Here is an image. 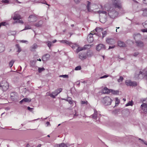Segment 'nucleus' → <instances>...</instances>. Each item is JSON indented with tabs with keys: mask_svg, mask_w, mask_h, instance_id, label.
Listing matches in <instances>:
<instances>
[{
	"mask_svg": "<svg viewBox=\"0 0 147 147\" xmlns=\"http://www.w3.org/2000/svg\"><path fill=\"white\" fill-rule=\"evenodd\" d=\"M141 31L143 32H147V28H145V29H142L141 30Z\"/></svg>",
	"mask_w": 147,
	"mask_h": 147,
	"instance_id": "nucleus-50",
	"label": "nucleus"
},
{
	"mask_svg": "<svg viewBox=\"0 0 147 147\" xmlns=\"http://www.w3.org/2000/svg\"><path fill=\"white\" fill-rule=\"evenodd\" d=\"M37 47V45L36 44H34L30 48V50L32 51H33Z\"/></svg>",
	"mask_w": 147,
	"mask_h": 147,
	"instance_id": "nucleus-21",
	"label": "nucleus"
},
{
	"mask_svg": "<svg viewBox=\"0 0 147 147\" xmlns=\"http://www.w3.org/2000/svg\"><path fill=\"white\" fill-rule=\"evenodd\" d=\"M138 52H136V53H135L134 54V55L135 56H136L137 55H138Z\"/></svg>",
	"mask_w": 147,
	"mask_h": 147,
	"instance_id": "nucleus-56",
	"label": "nucleus"
},
{
	"mask_svg": "<svg viewBox=\"0 0 147 147\" xmlns=\"http://www.w3.org/2000/svg\"><path fill=\"white\" fill-rule=\"evenodd\" d=\"M43 23V22L41 21H39L38 22L34 24V26L37 27H40L41 26Z\"/></svg>",
	"mask_w": 147,
	"mask_h": 147,
	"instance_id": "nucleus-22",
	"label": "nucleus"
},
{
	"mask_svg": "<svg viewBox=\"0 0 147 147\" xmlns=\"http://www.w3.org/2000/svg\"><path fill=\"white\" fill-rule=\"evenodd\" d=\"M95 30V31L96 32H97L96 33V34L98 36H99V33L101 32L102 31L103 29L102 28L98 27L96 28Z\"/></svg>",
	"mask_w": 147,
	"mask_h": 147,
	"instance_id": "nucleus-15",
	"label": "nucleus"
},
{
	"mask_svg": "<svg viewBox=\"0 0 147 147\" xmlns=\"http://www.w3.org/2000/svg\"><path fill=\"white\" fill-rule=\"evenodd\" d=\"M141 107L145 113H147V104L143 103L141 106Z\"/></svg>",
	"mask_w": 147,
	"mask_h": 147,
	"instance_id": "nucleus-8",
	"label": "nucleus"
},
{
	"mask_svg": "<svg viewBox=\"0 0 147 147\" xmlns=\"http://www.w3.org/2000/svg\"><path fill=\"white\" fill-rule=\"evenodd\" d=\"M142 24L144 27L145 28H147V21L142 23Z\"/></svg>",
	"mask_w": 147,
	"mask_h": 147,
	"instance_id": "nucleus-33",
	"label": "nucleus"
},
{
	"mask_svg": "<svg viewBox=\"0 0 147 147\" xmlns=\"http://www.w3.org/2000/svg\"><path fill=\"white\" fill-rule=\"evenodd\" d=\"M112 2L113 5L115 8L118 9L122 8L121 3L120 0H112Z\"/></svg>",
	"mask_w": 147,
	"mask_h": 147,
	"instance_id": "nucleus-1",
	"label": "nucleus"
},
{
	"mask_svg": "<svg viewBox=\"0 0 147 147\" xmlns=\"http://www.w3.org/2000/svg\"><path fill=\"white\" fill-rule=\"evenodd\" d=\"M88 46L89 47L90 46L88 45H84L83 48L78 47L76 50V52L78 53L80 51L85 50L87 48Z\"/></svg>",
	"mask_w": 147,
	"mask_h": 147,
	"instance_id": "nucleus-12",
	"label": "nucleus"
},
{
	"mask_svg": "<svg viewBox=\"0 0 147 147\" xmlns=\"http://www.w3.org/2000/svg\"><path fill=\"white\" fill-rule=\"evenodd\" d=\"M13 19L14 20L21 19V16L18 13V12H15L14 16L13 17Z\"/></svg>",
	"mask_w": 147,
	"mask_h": 147,
	"instance_id": "nucleus-10",
	"label": "nucleus"
},
{
	"mask_svg": "<svg viewBox=\"0 0 147 147\" xmlns=\"http://www.w3.org/2000/svg\"><path fill=\"white\" fill-rule=\"evenodd\" d=\"M125 83L127 86H137V83L136 82H132L130 80H127Z\"/></svg>",
	"mask_w": 147,
	"mask_h": 147,
	"instance_id": "nucleus-4",
	"label": "nucleus"
},
{
	"mask_svg": "<svg viewBox=\"0 0 147 147\" xmlns=\"http://www.w3.org/2000/svg\"><path fill=\"white\" fill-rule=\"evenodd\" d=\"M142 15L144 16L147 17V9H144L143 10Z\"/></svg>",
	"mask_w": 147,
	"mask_h": 147,
	"instance_id": "nucleus-25",
	"label": "nucleus"
},
{
	"mask_svg": "<svg viewBox=\"0 0 147 147\" xmlns=\"http://www.w3.org/2000/svg\"><path fill=\"white\" fill-rule=\"evenodd\" d=\"M108 76H109L108 75H105L102 76L100 78L102 79V78H106L108 77Z\"/></svg>",
	"mask_w": 147,
	"mask_h": 147,
	"instance_id": "nucleus-48",
	"label": "nucleus"
},
{
	"mask_svg": "<svg viewBox=\"0 0 147 147\" xmlns=\"http://www.w3.org/2000/svg\"><path fill=\"white\" fill-rule=\"evenodd\" d=\"M101 13H104V14H106L107 13V12L105 11H100Z\"/></svg>",
	"mask_w": 147,
	"mask_h": 147,
	"instance_id": "nucleus-57",
	"label": "nucleus"
},
{
	"mask_svg": "<svg viewBox=\"0 0 147 147\" xmlns=\"http://www.w3.org/2000/svg\"><path fill=\"white\" fill-rule=\"evenodd\" d=\"M26 147H30V146L29 144H28L26 145Z\"/></svg>",
	"mask_w": 147,
	"mask_h": 147,
	"instance_id": "nucleus-63",
	"label": "nucleus"
},
{
	"mask_svg": "<svg viewBox=\"0 0 147 147\" xmlns=\"http://www.w3.org/2000/svg\"><path fill=\"white\" fill-rule=\"evenodd\" d=\"M102 38H103L107 34V32L106 31H104L102 32Z\"/></svg>",
	"mask_w": 147,
	"mask_h": 147,
	"instance_id": "nucleus-41",
	"label": "nucleus"
},
{
	"mask_svg": "<svg viewBox=\"0 0 147 147\" xmlns=\"http://www.w3.org/2000/svg\"><path fill=\"white\" fill-rule=\"evenodd\" d=\"M76 84L78 85L79 86L80 84V82L79 81H78L76 82Z\"/></svg>",
	"mask_w": 147,
	"mask_h": 147,
	"instance_id": "nucleus-58",
	"label": "nucleus"
},
{
	"mask_svg": "<svg viewBox=\"0 0 147 147\" xmlns=\"http://www.w3.org/2000/svg\"><path fill=\"white\" fill-rule=\"evenodd\" d=\"M62 90L61 88H60L56 90L54 92H53L51 94H50V96L53 98H54L55 96H57Z\"/></svg>",
	"mask_w": 147,
	"mask_h": 147,
	"instance_id": "nucleus-5",
	"label": "nucleus"
},
{
	"mask_svg": "<svg viewBox=\"0 0 147 147\" xmlns=\"http://www.w3.org/2000/svg\"><path fill=\"white\" fill-rule=\"evenodd\" d=\"M2 87L3 91H5L7 90L9 87L7 83L6 82L4 85L2 86Z\"/></svg>",
	"mask_w": 147,
	"mask_h": 147,
	"instance_id": "nucleus-17",
	"label": "nucleus"
},
{
	"mask_svg": "<svg viewBox=\"0 0 147 147\" xmlns=\"http://www.w3.org/2000/svg\"><path fill=\"white\" fill-rule=\"evenodd\" d=\"M115 47V45H113L112 46H109V49H113V48H114Z\"/></svg>",
	"mask_w": 147,
	"mask_h": 147,
	"instance_id": "nucleus-51",
	"label": "nucleus"
},
{
	"mask_svg": "<svg viewBox=\"0 0 147 147\" xmlns=\"http://www.w3.org/2000/svg\"><path fill=\"white\" fill-rule=\"evenodd\" d=\"M16 47L18 49L17 51L19 52H20L21 50V49L20 48L19 45L18 44H16Z\"/></svg>",
	"mask_w": 147,
	"mask_h": 147,
	"instance_id": "nucleus-32",
	"label": "nucleus"
},
{
	"mask_svg": "<svg viewBox=\"0 0 147 147\" xmlns=\"http://www.w3.org/2000/svg\"><path fill=\"white\" fill-rule=\"evenodd\" d=\"M23 99V101L25 102H30L31 101V99L30 98H25Z\"/></svg>",
	"mask_w": 147,
	"mask_h": 147,
	"instance_id": "nucleus-27",
	"label": "nucleus"
},
{
	"mask_svg": "<svg viewBox=\"0 0 147 147\" xmlns=\"http://www.w3.org/2000/svg\"><path fill=\"white\" fill-rule=\"evenodd\" d=\"M59 77H63V78H68V76L67 75H61L59 76Z\"/></svg>",
	"mask_w": 147,
	"mask_h": 147,
	"instance_id": "nucleus-43",
	"label": "nucleus"
},
{
	"mask_svg": "<svg viewBox=\"0 0 147 147\" xmlns=\"http://www.w3.org/2000/svg\"><path fill=\"white\" fill-rule=\"evenodd\" d=\"M87 39L88 42H92L94 40V38L92 36L90 35H88L87 36Z\"/></svg>",
	"mask_w": 147,
	"mask_h": 147,
	"instance_id": "nucleus-14",
	"label": "nucleus"
},
{
	"mask_svg": "<svg viewBox=\"0 0 147 147\" xmlns=\"http://www.w3.org/2000/svg\"><path fill=\"white\" fill-rule=\"evenodd\" d=\"M136 43L137 46L138 47H143L144 45L143 43L140 41H136Z\"/></svg>",
	"mask_w": 147,
	"mask_h": 147,
	"instance_id": "nucleus-20",
	"label": "nucleus"
},
{
	"mask_svg": "<svg viewBox=\"0 0 147 147\" xmlns=\"http://www.w3.org/2000/svg\"><path fill=\"white\" fill-rule=\"evenodd\" d=\"M81 69L80 66H78L76 67L75 68V70H80Z\"/></svg>",
	"mask_w": 147,
	"mask_h": 147,
	"instance_id": "nucleus-42",
	"label": "nucleus"
},
{
	"mask_svg": "<svg viewBox=\"0 0 147 147\" xmlns=\"http://www.w3.org/2000/svg\"><path fill=\"white\" fill-rule=\"evenodd\" d=\"M45 70V69L44 67H42L41 68L39 67V68H38V71L39 73H41L42 71H44Z\"/></svg>",
	"mask_w": 147,
	"mask_h": 147,
	"instance_id": "nucleus-37",
	"label": "nucleus"
},
{
	"mask_svg": "<svg viewBox=\"0 0 147 147\" xmlns=\"http://www.w3.org/2000/svg\"><path fill=\"white\" fill-rule=\"evenodd\" d=\"M66 100L70 104H72L73 103V101L71 100V98L70 97H68Z\"/></svg>",
	"mask_w": 147,
	"mask_h": 147,
	"instance_id": "nucleus-30",
	"label": "nucleus"
},
{
	"mask_svg": "<svg viewBox=\"0 0 147 147\" xmlns=\"http://www.w3.org/2000/svg\"><path fill=\"white\" fill-rule=\"evenodd\" d=\"M27 109L28 110H29L30 111H32V110L33 109V108H31L29 107H27Z\"/></svg>",
	"mask_w": 147,
	"mask_h": 147,
	"instance_id": "nucleus-52",
	"label": "nucleus"
},
{
	"mask_svg": "<svg viewBox=\"0 0 147 147\" xmlns=\"http://www.w3.org/2000/svg\"><path fill=\"white\" fill-rule=\"evenodd\" d=\"M5 50V47L2 43H0V52H2Z\"/></svg>",
	"mask_w": 147,
	"mask_h": 147,
	"instance_id": "nucleus-23",
	"label": "nucleus"
},
{
	"mask_svg": "<svg viewBox=\"0 0 147 147\" xmlns=\"http://www.w3.org/2000/svg\"><path fill=\"white\" fill-rule=\"evenodd\" d=\"M23 99L22 100H21L20 102V103L21 104H22V103L23 102Z\"/></svg>",
	"mask_w": 147,
	"mask_h": 147,
	"instance_id": "nucleus-62",
	"label": "nucleus"
},
{
	"mask_svg": "<svg viewBox=\"0 0 147 147\" xmlns=\"http://www.w3.org/2000/svg\"><path fill=\"white\" fill-rule=\"evenodd\" d=\"M47 46L49 47V49H50L52 45V42L49 41H48L47 42Z\"/></svg>",
	"mask_w": 147,
	"mask_h": 147,
	"instance_id": "nucleus-38",
	"label": "nucleus"
},
{
	"mask_svg": "<svg viewBox=\"0 0 147 147\" xmlns=\"http://www.w3.org/2000/svg\"><path fill=\"white\" fill-rule=\"evenodd\" d=\"M2 2L5 3H8L9 2V1L8 0H3Z\"/></svg>",
	"mask_w": 147,
	"mask_h": 147,
	"instance_id": "nucleus-49",
	"label": "nucleus"
},
{
	"mask_svg": "<svg viewBox=\"0 0 147 147\" xmlns=\"http://www.w3.org/2000/svg\"><path fill=\"white\" fill-rule=\"evenodd\" d=\"M50 57V55L49 54H46L43 56L42 58V60L43 61H45L48 60Z\"/></svg>",
	"mask_w": 147,
	"mask_h": 147,
	"instance_id": "nucleus-16",
	"label": "nucleus"
},
{
	"mask_svg": "<svg viewBox=\"0 0 147 147\" xmlns=\"http://www.w3.org/2000/svg\"><path fill=\"white\" fill-rule=\"evenodd\" d=\"M37 20V17L34 15H30L28 18V21L30 22H35Z\"/></svg>",
	"mask_w": 147,
	"mask_h": 147,
	"instance_id": "nucleus-6",
	"label": "nucleus"
},
{
	"mask_svg": "<svg viewBox=\"0 0 147 147\" xmlns=\"http://www.w3.org/2000/svg\"><path fill=\"white\" fill-rule=\"evenodd\" d=\"M96 34V33H95V32H94V31H91V33H90V34H89V35H92H92L93 34Z\"/></svg>",
	"mask_w": 147,
	"mask_h": 147,
	"instance_id": "nucleus-47",
	"label": "nucleus"
},
{
	"mask_svg": "<svg viewBox=\"0 0 147 147\" xmlns=\"http://www.w3.org/2000/svg\"><path fill=\"white\" fill-rule=\"evenodd\" d=\"M115 106L118 105L120 103V101L119 99L117 97L115 98Z\"/></svg>",
	"mask_w": 147,
	"mask_h": 147,
	"instance_id": "nucleus-28",
	"label": "nucleus"
},
{
	"mask_svg": "<svg viewBox=\"0 0 147 147\" xmlns=\"http://www.w3.org/2000/svg\"><path fill=\"white\" fill-rule=\"evenodd\" d=\"M118 44L119 46L120 47H124L126 46L125 44L121 41H119L118 42Z\"/></svg>",
	"mask_w": 147,
	"mask_h": 147,
	"instance_id": "nucleus-18",
	"label": "nucleus"
},
{
	"mask_svg": "<svg viewBox=\"0 0 147 147\" xmlns=\"http://www.w3.org/2000/svg\"><path fill=\"white\" fill-rule=\"evenodd\" d=\"M141 37V36L140 34H137L136 35H135L134 36V38L135 40H136V39H138V38H140Z\"/></svg>",
	"mask_w": 147,
	"mask_h": 147,
	"instance_id": "nucleus-26",
	"label": "nucleus"
},
{
	"mask_svg": "<svg viewBox=\"0 0 147 147\" xmlns=\"http://www.w3.org/2000/svg\"><path fill=\"white\" fill-rule=\"evenodd\" d=\"M133 105V102L131 101H129L128 103L126 105V106H132Z\"/></svg>",
	"mask_w": 147,
	"mask_h": 147,
	"instance_id": "nucleus-36",
	"label": "nucleus"
},
{
	"mask_svg": "<svg viewBox=\"0 0 147 147\" xmlns=\"http://www.w3.org/2000/svg\"><path fill=\"white\" fill-rule=\"evenodd\" d=\"M105 49V45L102 44L98 45L96 47V49L98 51H99L101 49Z\"/></svg>",
	"mask_w": 147,
	"mask_h": 147,
	"instance_id": "nucleus-13",
	"label": "nucleus"
},
{
	"mask_svg": "<svg viewBox=\"0 0 147 147\" xmlns=\"http://www.w3.org/2000/svg\"><path fill=\"white\" fill-rule=\"evenodd\" d=\"M97 113H95L94 111V113L92 115V116L93 118L95 119L97 117Z\"/></svg>",
	"mask_w": 147,
	"mask_h": 147,
	"instance_id": "nucleus-44",
	"label": "nucleus"
},
{
	"mask_svg": "<svg viewBox=\"0 0 147 147\" xmlns=\"http://www.w3.org/2000/svg\"><path fill=\"white\" fill-rule=\"evenodd\" d=\"M42 3H44L45 4H46V5H48L49 6V4H47V3H46V2L45 3L44 2H42Z\"/></svg>",
	"mask_w": 147,
	"mask_h": 147,
	"instance_id": "nucleus-60",
	"label": "nucleus"
},
{
	"mask_svg": "<svg viewBox=\"0 0 147 147\" xmlns=\"http://www.w3.org/2000/svg\"><path fill=\"white\" fill-rule=\"evenodd\" d=\"M104 94H109L110 92V90L106 87L105 88L102 90Z\"/></svg>",
	"mask_w": 147,
	"mask_h": 147,
	"instance_id": "nucleus-19",
	"label": "nucleus"
},
{
	"mask_svg": "<svg viewBox=\"0 0 147 147\" xmlns=\"http://www.w3.org/2000/svg\"><path fill=\"white\" fill-rule=\"evenodd\" d=\"M112 100L108 96H106L103 98L102 102L105 105H110L111 104Z\"/></svg>",
	"mask_w": 147,
	"mask_h": 147,
	"instance_id": "nucleus-2",
	"label": "nucleus"
},
{
	"mask_svg": "<svg viewBox=\"0 0 147 147\" xmlns=\"http://www.w3.org/2000/svg\"><path fill=\"white\" fill-rule=\"evenodd\" d=\"M59 147H67L66 145L64 143H61L59 144Z\"/></svg>",
	"mask_w": 147,
	"mask_h": 147,
	"instance_id": "nucleus-40",
	"label": "nucleus"
},
{
	"mask_svg": "<svg viewBox=\"0 0 147 147\" xmlns=\"http://www.w3.org/2000/svg\"><path fill=\"white\" fill-rule=\"evenodd\" d=\"M18 20L17 21V22H18L22 24H23L24 22L22 20H20V19H18Z\"/></svg>",
	"mask_w": 147,
	"mask_h": 147,
	"instance_id": "nucleus-45",
	"label": "nucleus"
},
{
	"mask_svg": "<svg viewBox=\"0 0 147 147\" xmlns=\"http://www.w3.org/2000/svg\"><path fill=\"white\" fill-rule=\"evenodd\" d=\"M88 102L87 101H81V104H86L87 105L88 104Z\"/></svg>",
	"mask_w": 147,
	"mask_h": 147,
	"instance_id": "nucleus-46",
	"label": "nucleus"
},
{
	"mask_svg": "<svg viewBox=\"0 0 147 147\" xmlns=\"http://www.w3.org/2000/svg\"><path fill=\"white\" fill-rule=\"evenodd\" d=\"M74 1L76 3H78L80 2V0H74Z\"/></svg>",
	"mask_w": 147,
	"mask_h": 147,
	"instance_id": "nucleus-54",
	"label": "nucleus"
},
{
	"mask_svg": "<svg viewBox=\"0 0 147 147\" xmlns=\"http://www.w3.org/2000/svg\"><path fill=\"white\" fill-rule=\"evenodd\" d=\"M21 42H23V43H26V42H27V41H26V40H22L21 41Z\"/></svg>",
	"mask_w": 147,
	"mask_h": 147,
	"instance_id": "nucleus-59",
	"label": "nucleus"
},
{
	"mask_svg": "<svg viewBox=\"0 0 147 147\" xmlns=\"http://www.w3.org/2000/svg\"><path fill=\"white\" fill-rule=\"evenodd\" d=\"M57 41V40H53V41H52V42L53 43H55Z\"/></svg>",
	"mask_w": 147,
	"mask_h": 147,
	"instance_id": "nucleus-61",
	"label": "nucleus"
},
{
	"mask_svg": "<svg viewBox=\"0 0 147 147\" xmlns=\"http://www.w3.org/2000/svg\"><path fill=\"white\" fill-rule=\"evenodd\" d=\"M31 28V26L29 25H25V27L24 29L23 30H28V29H30Z\"/></svg>",
	"mask_w": 147,
	"mask_h": 147,
	"instance_id": "nucleus-29",
	"label": "nucleus"
},
{
	"mask_svg": "<svg viewBox=\"0 0 147 147\" xmlns=\"http://www.w3.org/2000/svg\"><path fill=\"white\" fill-rule=\"evenodd\" d=\"M108 14L111 18H114L118 15V12L115 10H113L109 11Z\"/></svg>",
	"mask_w": 147,
	"mask_h": 147,
	"instance_id": "nucleus-3",
	"label": "nucleus"
},
{
	"mask_svg": "<svg viewBox=\"0 0 147 147\" xmlns=\"http://www.w3.org/2000/svg\"><path fill=\"white\" fill-rule=\"evenodd\" d=\"M91 4V3L89 1H87V8L88 10V11H90V5Z\"/></svg>",
	"mask_w": 147,
	"mask_h": 147,
	"instance_id": "nucleus-24",
	"label": "nucleus"
},
{
	"mask_svg": "<svg viewBox=\"0 0 147 147\" xmlns=\"http://www.w3.org/2000/svg\"><path fill=\"white\" fill-rule=\"evenodd\" d=\"M139 140H142V142L144 143L145 144H146V145H147V142H146L144 141H143V140H141V139H140V138H139Z\"/></svg>",
	"mask_w": 147,
	"mask_h": 147,
	"instance_id": "nucleus-53",
	"label": "nucleus"
},
{
	"mask_svg": "<svg viewBox=\"0 0 147 147\" xmlns=\"http://www.w3.org/2000/svg\"><path fill=\"white\" fill-rule=\"evenodd\" d=\"M60 42L62 43H65L67 45H69L72 48L74 49L75 47V46L71 42L69 41L66 40H64L60 41Z\"/></svg>",
	"mask_w": 147,
	"mask_h": 147,
	"instance_id": "nucleus-7",
	"label": "nucleus"
},
{
	"mask_svg": "<svg viewBox=\"0 0 147 147\" xmlns=\"http://www.w3.org/2000/svg\"><path fill=\"white\" fill-rule=\"evenodd\" d=\"M143 2L144 4H147V0H143Z\"/></svg>",
	"mask_w": 147,
	"mask_h": 147,
	"instance_id": "nucleus-55",
	"label": "nucleus"
},
{
	"mask_svg": "<svg viewBox=\"0 0 147 147\" xmlns=\"http://www.w3.org/2000/svg\"><path fill=\"white\" fill-rule=\"evenodd\" d=\"M14 61H15L14 60H12L9 63V65L10 67H11L12 66Z\"/></svg>",
	"mask_w": 147,
	"mask_h": 147,
	"instance_id": "nucleus-34",
	"label": "nucleus"
},
{
	"mask_svg": "<svg viewBox=\"0 0 147 147\" xmlns=\"http://www.w3.org/2000/svg\"><path fill=\"white\" fill-rule=\"evenodd\" d=\"M111 92L112 93L114 94L117 95L119 93V91L117 90L115 91L114 90H111Z\"/></svg>",
	"mask_w": 147,
	"mask_h": 147,
	"instance_id": "nucleus-31",
	"label": "nucleus"
},
{
	"mask_svg": "<svg viewBox=\"0 0 147 147\" xmlns=\"http://www.w3.org/2000/svg\"><path fill=\"white\" fill-rule=\"evenodd\" d=\"M88 54H86L85 53H79V58L82 60H83L87 58L88 56Z\"/></svg>",
	"mask_w": 147,
	"mask_h": 147,
	"instance_id": "nucleus-9",
	"label": "nucleus"
},
{
	"mask_svg": "<svg viewBox=\"0 0 147 147\" xmlns=\"http://www.w3.org/2000/svg\"><path fill=\"white\" fill-rule=\"evenodd\" d=\"M41 145L39 144L36 147H41Z\"/></svg>",
	"mask_w": 147,
	"mask_h": 147,
	"instance_id": "nucleus-64",
	"label": "nucleus"
},
{
	"mask_svg": "<svg viewBox=\"0 0 147 147\" xmlns=\"http://www.w3.org/2000/svg\"><path fill=\"white\" fill-rule=\"evenodd\" d=\"M106 41L107 42L109 45H113L115 43V40L113 39L107 38Z\"/></svg>",
	"mask_w": 147,
	"mask_h": 147,
	"instance_id": "nucleus-11",
	"label": "nucleus"
},
{
	"mask_svg": "<svg viewBox=\"0 0 147 147\" xmlns=\"http://www.w3.org/2000/svg\"><path fill=\"white\" fill-rule=\"evenodd\" d=\"M143 74V72L142 71H140L139 73H136L135 75V77L136 78H138L139 77V76L140 74Z\"/></svg>",
	"mask_w": 147,
	"mask_h": 147,
	"instance_id": "nucleus-35",
	"label": "nucleus"
},
{
	"mask_svg": "<svg viewBox=\"0 0 147 147\" xmlns=\"http://www.w3.org/2000/svg\"><path fill=\"white\" fill-rule=\"evenodd\" d=\"M123 80V77L120 76L119 78L118 79L117 81L119 82H121Z\"/></svg>",
	"mask_w": 147,
	"mask_h": 147,
	"instance_id": "nucleus-39",
	"label": "nucleus"
}]
</instances>
